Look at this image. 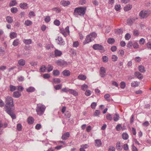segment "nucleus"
<instances>
[{
	"instance_id": "nucleus-1",
	"label": "nucleus",
	"mask_w": 151,
	"mask_h": 151,
	"mask_svg": "<svg viewBox=\"0 0 151 151\" xmlns=\"http://www.w3.org/2000/svg\"><path fill=\"white\" fill-rule=\"evenodd\" d=\"M5 103L6 111L11 117L12 119H15L16 117L14 112L15 108L12 98L7 96L6 98Z\"/></svg>"
},
{
	"instance_id": "nucleus-2",
	"label": "nucleus",
	"mask_w": 151,
	"mask_h": 151,
	"mask_svg": "<svg viewBox=\"0 0 151 151\" xmlns=\"http://www.w3.org/2000/svg\"><path fill=\"white\" fill-rule=\"evenodd\" d=\"M86 9V7H80L76 8L74 9L73 14L76 17H78L79 16H83Z\"/></svg>"
},
{
	"instance_id": "nucleus-3",
	"label": "nucleus",
	"mask_w": 151,
	"mask_h": 151,
	"mask_svg": "<svg viewBox=\"0 0 151 151\" xmlns=\"http://www.w3.org/2000/svg\"><path fill=\"white\" fill-rule=\"evenodd\" d=\"M45 108L46 107L44 105L41 104H37L36 111L37 114L42 115L44 113Z\"/></svg>"
},
{
	"instance_id": "nucleus-4",
	"label": "nucleus",
	"mask_w": 151,
	"mask_h": 151,
	"mask_svg": "<svg viewBox=\"0 0 151 151\" xmlns=\"http://www.w3.org/2000/svg\"><path fill=\"white\" fill-rule=\"evenodd\" d=\"M149 12L147 11L143 10L141 11L139 14V16L141 19L146 18L148 17L150 15Z\"/></svg>"
},
{
	"instance_id": "nucleus-5",
	"label": "nucleus",
	"mask_w": 151,
	"mask_h": 151,
	"mask_svg": "<svg viewBox=\"0 0 151 151\" xmlns=\"http://www.w3.org/2000/svg\"><path fill=\"white\" fill-rule=\"evenodd\" d=\"M55 63L57 65L60 66H65L67 65V62L62 59L56 60Z\"/></svg>"
},
{
	"instance_id": "nucleus-6",
	"label": "nucleus",
	"mask_w": 151,
	"mask_h": 151,
	"mask_svg": "<svg viewBox=\"0 0 151 151\" xmlns=\"http://www.w3.org/2000/svg\"><path fill=\"white\" fill-rule=\"evenodd\" d=\"M69 27H67L65 29H60V33H61L65 37L69 34L70 32Z\"/></svg>"
},
{
	"instance_id": "nucleus-7",
	"label": "nucleus",
	"mask_w": 151,
	"mask_h": 151,
	"mask_svg": "<svg viewBox=\"0 0 151 151\" xmlns=\"http://www.w3.org/2000/svg\"><path fill=\"white\" fill-rule=\"evenodd\" d=\"M93 48L95 50L104 51V48L102 45L99 44H95L93 46Z\"/></svg>"
},
{
	"instance_id": "nucleus-8",
	"label": "nucleus",
	"mask_w": 151,
	"mask_h": 151,
	"mask_svg": "<svg viewBox=\"0 0 151 151\" xmlns=\"http://www.w3.org/2000/svg\"><path fill=\"white\" fill-rule=\"evenodd\" d=\"M56 42L57 44L61 45L65 44V42L61 37H58L55 39Z\"/></svg>"
},
{
	"instance_id": "nucleus-9",
	"label": "nucleus",
	"mask_w": 151,
	"mask_h": 151,
	"mask_svg": "<svg viewBox=\"0 0 151 151\" xmlns=\"http://www.w3.org/2000/svg\"><path fill=\"white\" fill-rule=\"evenodd\" d=\"M100 75L103 78L105 77L106 75V70L105 68L102 67L100 68Z\"/></svg>"
},
{
	"instance_id": "nucleus-10",
	"label": "nucleus",
	"mask_w": 151,
	"mask_h": 151,
	"mask_svg": "<svg viewBox=\"0 0 151 151\" xmlns=\"http://www.w3.org/2000/svg\"><path fill=\"white\" fill-rule=\"evenodd\" d=\"M93 40L92 39L90 35H88L86 37L85 40L84 41L83 43L84 45H85Z\"/></svg>"
},
{
	"instance_id": "nucleus-11",
	"label": "nucleus",
	"mask_w": 151,
	"mask_h": 151,
	"mask_svg": "<svg viewBox=\"0 0 151 151\" xmlns=\"http://www.w3.org/2000/svg\"><path fill=\"white\" fill-rule=\"evenodd\" d=\"M70 134L69 132H66L63 134L61 137V139L64 140L67 139L70 136Z\"/></svg>"
},
{
	"instance_id": "nucleus-12",
	"label": "nucleus",
	"mask_w": 151,
	"mask_h": 151,
	"mask_svg": "<svg viewBox=\"0 0 151 151\" xmlns=\"http://www.w3.org/2000/svg\"><path fill=\"white\" fill-rule=\"evenodd\" d=\"M134 75L139 79L141 80L143 78V76L142 74L138 71H136L134 73Z\"/></svg>"
},
{
	"instance_id": "nucleus-13",
	"label": "nucleus",
	"mask_w": 151,
	"mask_h": 151,
	"mask_svg": "<svg viewBox=\"0 0 151 151\" xmlns=\"http://www.w3.org/2000/svg\"><path fill=\"white\" fill-rule=\"evenodd\" d=\"M63 75L65 76H68L70 75V71L68 70H64L62 72Z\"/></svg>"
},
{
	"instance_id": "nucleus-14",
	"label": "nucleus",
	"mask_w": 151,
	"mask_h": 151,
	"mask_svg": "<svg viewBox=\"0 0 151 151\" xmlns=\"http://www.w3.org/2000/svg\"><path fill=\"white\" fill-rule=\"evenodd\" d=\"M54 52L55 57H56L61 56L62 54V52L58 49H56Z\"/></svg>"
},
{
	"instance_id": "nucleus-15",
	"label": "nucleus",
	"mask_w": 151,
	"mask_h": 151,
	"mask_svg": "<svg viewBox=\"0 0 151 151\" xmlns=\"http://www.w3.org/2000/svg\"><path fill=\"white\" fill-rule=\"evenodd\" d=\"M95 145L97 147H100L102 145L101 141L99 139H96L95 141Z\"/></svg>"
},
{
	"instance_id": "nucleus-16",
	"label": "nucleus",
	"mask_w": 151,
	"mask_h": 151,
	"mask_svg": "<svg viewBox=\"0 0 151 151\" xmlns=\"http://www.w3.org/2000/svg\"><path fill=\"white\" fill-rule=\"evenodd\" d=\"M60 3L63 6H65L69 5L70 4V2L68 1H61Z\"/></svg>"
},
{
	"instance_id": "nucleus-17",
	"label": "nucleus",
	"mask_w": 151,
	"mask_h": 151,
	"mask_svg": "<svg viewBox=\"0 0 151 151\" xmlns=\"http://www.w3.org/2000/svg\"><path fill=\"white\" fill-rule=\"evenodd\" d=\"M27 122L29 124H32L34 122V119L32 117L29 116L27 119Z\"/></svg>"
},
{
	"instance_id": "nucleus-18",
	"label": "nucleus",
	"mask_w": 151,
	"mask_h": 151,
	"mask_svg": "<svg viewBox=\"0 0 151 151\" xmlns=\"http://www.w3.org/2000/svg\"><path fill=\"white\" fill-rule=\"evenodd\" d=\"M26 63L25 60L23 59H21L18 61V64L20 66H24Z\"/></svg>"
},
{
	"instance_id": "nucleus-19",
	"label": "nucleus",
	"mask_w": 151,
	"mask_h": 151,
	"mask_svg": "<svg viewBox=\"0 0 151 151\" xmlns=\"http://www.w3.org/2000/svg\"><path fill=\"white\" fill-rule=\"evenodd\" d=\"M21 95V94L20 92L18 91H16L14 92L13 96L14 98H18L20 97Z\"/></svg>"
},
{
	"instance_id": "nucleus-20",
	"label": "nucleus",
	"mask_w": 151,
	"mask_h": 151,
	"mask_svg": "<svg viewBox=\"0 0 151 151\" xmlns=\"http://www.w3.org/2000/svg\"><path fill=\"white\" fill-rule=\"evenodd\" d=\"M132 5L130 4L127 5L124 8L125 11H128L130 10L132 8Z\"/></svg>"
},
{
	"instance_id": "nucleus-21",
	"label": "nucleus",
	"mask_w": 151,
	"mask_h": 151,
	"mask_svg": "<svg viewBox=\"0 0 151 151\" xmlns=\"http://www.w3.org/2000/svg\"><path fill=\"white\" fill-rule=\"evenodd\" d=\"M27 5V4L26 3H21L19 5L20 7L23 9H26Z\"/></svg>"
},
{
	"instance_id": "nucleus-22",
	"label": "nucleus",
	"mask_w": 151,
	"mask_h": 151,
	"mask_svg": "<svg viewBox=\"0 0 151 151\" xmlns=\"http://www.w3.org/2000/svg\"><path fill=\"white\" fill-rule=\"evenodd\" d=\"M32 23V22L31 21L27 20L25 21L24 24L26 26H30Z\"/></svg>"
},
{
	"instance_id": "nucleus-23",
	"label": "nucleus",
	"mask_w": 151,
	"mask_h": 151,
	"mask_svg": "<svg viewBox=\"0 0 151 151\" xmlns=\"http://www.w3.org/2000/svg\"><path fill=\"white\" fill-rule=\"evenodd\" d=\"M52 73L53 75L55 76H58L60 74V72L58 70H54L52 72Z\"/></svg>"
},
{
	"instance_id": "nucleus-24",
	"label": "nucleus",
	"mask_w": 151,
	"mask_h": 151,
	"mask_svg": "<svg viewBox=\"0 0 151 151\" xmlns=\"http://www.w3.org/2000/svg\"><path fill=\"white\" fill-rule=\"evenodd\" d=\"M120 117L119 114L116 113L114 114V120L115 122L117 121L119 119Z\"/></svg>"
},
{
	"instance_id": "nucleus-25",
	"label": "nucleus",
	"mask_w": 151,
	"mask_h": 151,
	"mask_svg": "<svg viewBox=\"0 0 151 151\" xmlns=\"http://www.w3.org/2000/svg\"><path fill=\"white\" fill-rule=\"evenodd\" d=\"M139 70L141 73H144L146 70L144 67L142 65H140L139 66Z\"/></svg>"
},
{
	"instance_id": "nucleus-26",
	"label": "nucleus",
	"mask_w": 151,
	"mask_h": 151,
	"mask_svg": "<svg viewBox=\"0 0 151 151\" xmlns=\"http://www.w3.org/2000/svg\"><path fill=\"white\" fill-rule=\"evenodd\" d=\"M134 21V19L133 18L128 19L127 20V22L128 25H130L132 24Z\"/></svg>"
},
{
	"instance_id": "nucleus-27",
	"label": "nucleus",
	"mask_w": 151,
	"mask_h": 151,
	"mask_svg": "<svg viewBox=\"0 0 151 151\" xmlns=\"http://www.w3.org/2000/svg\"><path fill=\"white\" fill-rule=\"evenodd\" d=\"M35 90V88L33 87L30 86L27 89V91L28 92H32Z\"/></svg>"
},
{
	"instance_id": "nucleus-28",
	"label": "nucleus",
	"mask_w": 151,
	"mask_h": 151,
	"mask_svg": "<svg viewBox=\"0 0 151 151\" xmlns=\"http://www.w3.org/2000/svg\"><path fill=\"white\" fill-rule=\"evenodd\" d=\"M69 93L74 96H76L78 95V93L76 91L72 89H70L69 90Z\"/></svg>"
},
{
	"instance_id": "nucleus-29",
	"label": "nucleus",
	"mask_w": 151,
	"mask_h": 151,
	"mask_svg": "<svg viewBox=\"0 0 151 151\" xmlns=\"http://www.w3.org/2000/svg\"><path fill=\"white\" fill-rule=\"evenodd\" d=\"M17 4L16 0H13L10 1L9 4V6L10 7L15 6Z\"/></svg>"
},
{
	"instance_id": "nucleus-30",
	"label": "nucleus",
	"mask_w": 151,
	"mask_h": 151,
	"mask_svg": "<svg viewBox=\"0 0 151 151\" xmlns=\"http://www.w3.org/2000/svg\"><path fill=\"white\" fill-rule=\"evenodd\" d=\"M90 35V37L92 38V39L93 40L97 36V34L95 32H93L91 33L90 35Z\"/></svg>"
},
{
	"instance_id": "nucleus-31",
	"label": "nucleus",
	"mask_w": 151,
	"mask_h": 151,
	"mask_svg": "<svg viewBox=\"0 0 151 151\" xmlns=\"http://www.w3.org/2000/svg\"><path fill=\"white\" fill-rule=\"evenodd\" d=\"M19 41L18 39H16L13 42V45L14 46H16L18 45L19 44Z\"/></svg>"
},
{
	"instance_id": "nucleus-32",
	"label": "nucleus",
	"mask_w": 151,
	"mask_h": 151,
	"mask_svg": "<svg viewBox=\"0 0 151 151\" xmlns=\"http://www.w3.org/2000/svg\"><path fill=\"white\" fill-rule=\"evenodd\" d=\"M78 79L82 80H85L86 79V76L83 75H80L78 76Z\"/></svg>"
},
{
	"instance_id": "nucleus-33",
	"label": "nucleus",
	"mask_w": 151,
	"mask_h": 151,
	"mask_svg": "<svg viewBox=\"0 0 151 151\" xmlns=\"http://www.w3.org/2000/svg\"><path fill=\"white\" fill-rule=\"evenodd\" d=\"M17 34L15 32H12L10 33V36L11 39H13L17 37Z\"/></svg>"
},
{
	"instance_id": "nucleus-34",
	"label": "nucleus",
	"mask_w": 151,
	"mask_h": 151,
	"mask_svg": "<svg viewBox=\"0 0 151 151\" xmlns=\"http://www.w3.org/2000/svg\"><path fill=\"white\" fill-rule=\"evenodd\" d=\"M23 42L27 45H29L32 43V40L31 39L26 40L24 39Z\"/></svg>"
},
{
	"instance_id": "nucleus-35",
	"label": "nucleus",
	"mask_w": 151,
	"mask_h": 151,
	"mask_svg": "<svg viewBox=\"0 0 151 151\" xmlns=\"http://www.w3.org/2000/svg\"><path fill=\"white\" fill-rule=\"evenodd\" d=\"M6 20L8 22L11 23L13 22V20L11 17L8 16L6 17Z\"/></svg>"
},
{
	"instance_id": "nucleus-36",
	"label": "nucleus",
	"mask_w": 151,
	"mask_h": 151,
	"mask_svg": "<svg viewBox=\"0 0 151 151\" xmlns=\"http://www.w3.org/2000/svg\"><path fill=\"white\" fill-rule=\"evenodd\" d=\"M128 135L126 133H124L122 134V138L124 140H127L128 138Z\"/></svg>"
},
{
	"instance_id": "nucleus-37",
	"label": "nucleus",
	"mask_w": 151,
	"mask_h": 151,
	"mask_svg": "<svg viewBox=\"0 0 151 151\" xmlns=\"http://www.w3.org/2000/svg\"><path fill=\"white\" fill-rule=\"evenodd\" d=\"M47 71L48 72H49L52 71L53 69V67L52 65H47Z\"/></svg>"
},
{
	"instance_id": "nucleus-38",
	"label": "nucleus",
	"mask_w": 151,
	"mask_h": 151,
	"mask_svg": "<svg viewBox=\"0 0 151 151\" xmlns=\"http://www.w3.org/2000/svg\"><path fill=\"white\" fill-rule=\"evenodd\" d=\"M114 42V39L112 38H110L108 39L107 40V42L109 44H112Z\"/></svg>"
},
{
	"instance_id": "nucleus-39",
	"label": "nucleus",
	"mask_w": 151,
	"mask_h": 151,
	"mask_svg": "<svg viewBox=\"0 0 151 151\" xmlns=\"http://www.w3.org/2000/svg\"><path fill=\"white\" fill-rule=\"evenodd\" d=\"M17 129L19 131H21L22 130V126L20 124L18 123L17 124Z\"/></svg>"
},
{
	"instance_id": "nucleus-40",
	"label": "nucleus",
	"mask_w": 151,
	"mask_h": 151,
	"mask_svg": "<svg viewBox=\"0 0 151 151\" xmlns=\"http://www.w3.org/2000/svg\"><path fill=\"white\" fill-rule=\"evenodd\" d=\"M18 9L16 7H12L11 9V12L13 13H16Z\"/></svg>"
},
{
	"instance_id": "nucleus-41",
	"label": "nucleus",
	"mask_w": 151,
	"mask_h": 151,
	"mask_svg": "<svg viewBox=\"0 0 151 151\" xmlns=\"http://www.w3.org/2000/svg\"><path fill=\"white\" fill-rule=\"evenodd\" d=\"M106 119L110 121H111L113 119L112 116L111 114H107L106 116Z\"/></svg>"
},
{
	"instance_id": "nucleus-42",
	"label": "nucleus",
	"mask_w": 151,
	"mask_h": 151,
	"mask_svg": "<svg viewBox=\"0 0 151 151\" xmlns=\"http://www.w3.org/2000/svg\"><path fill=\"white\" fill-rule=\"evenodd\" d=\"M53 82L55 83H60V80L59 78H55L53 80Z\"/></svg>"
},
{
	"instance_id": "nucleus-43",
	"label": "nucleus",
	"mask_w": 151,
	"mask_h": 151,
	"mask_svg": "<svg viewBox=\"0 0 151 151\" xmlns=\"http://www.w3.org/2000/svg\"><path fill=\"white\" fill-rule=\"evenodd\" d=\"M52 10L57 12L58 13H59L61 11L60 9L58 7L54 8L52 9Z\"/></svg>"
},
{
	"instance_id": "nucleus-44",
	"label": "nucleus",
	"mask_w": 151,
	"mask_h": 151,
	"mask_svg": "<svg viewBox=\"0 0 151 151\" xmlns=\"http://www.w3.org/2000/svg\"><path fill=\"white\" fill-rule=\"evenodd\" d=\"M103 61L104 62H107L108 61V58L106 56H104L102 57Z\"/></svg>"
},
{
	"instance_id": "nucleus-45",
	"label": "nucleus",
	"mask_w": 151,
	"mask_h": 151,
	"mask_svg": "<svg viewBox=\"0 0 151 151\" xmlns=\"http://www.w3.org/2000/svg\"><path fill=\"white\" fill-rule=\"evenodd\" d=\"M79 44L78 41H75L73 42V47H77L79 45Z\"/></svg>"
},
{
	"instance_id": "nucleus-46",
	"label": "nucleus",
	"mask_w": 151,
	"mask_h": 151,
	"mask_svg": "<svg viewBox=\"0 0 151 151\" xmlns=\"http://www.w3.org/2000/svg\"><path fill=\"white\" fill-rule=\"evenodd\" d=\"M116 148L117 150L121 149V144L119 142H118L116 144Z\"/></svg>"
},
{
	"instance_id": "nucleus-47",
	"label": "nucleus",
	"mask_w": 151,
	"mask_h": 151,
	"mask_svg": "<svg viewBox=\"0 0 151 151\" xmlns=\"http://www.w3.org/2000/svg\"><path fill=\"white\" fill-rule=\"evenodd\" d=\"M122 127L121 124H118L116 127V129L117 131H120L122 129Z\"/></svg>"
},
{
	"instance_id": "nucleus-48",
	"label": "nucleus",
	"mask_w": 151,
	"mask_h": 151,
	"mask_svg": "<svg viewBox=\"0 0 151 151\" xmlns=\"http://www.w3.org/2000/svg\"><path fill=\"white\" fill-rule=\"evenodd\" d=\"M46 68V67L45 65H42L41 67L40 68L41 72H45Z\"/></svg>"
},
{
	"instance_id": "nucleus-49",
	"label": "nucleus",
	"mask_w": 151,
	"mask_h": 151,
	"mask_svg": "<svg viewBox=\"0 0 151 151\" xmlns=\"http://www.w3.org/2000/svg\"><path fill=\"white\" fill-rule=\"evenodd\" d=\"M65 117L67 118H69L71 114L69 111H67L66 112L65 114Z\"/></svg>"
},
{
	"instance_id": "nucleus-50",
	"label": "nucleus",
	"mask_w": 151,
	"mask_h": 151,
	"mask_svg": "<svg viewBox=\"0 0 151 151\" xmlns=\"http://www.w3.org/2000/svg\"><path fill=\"white\" fill-rule=\"evenodd\" d=\"M50 20V17L49 16H47L45 19V21L47 23L49 22Z\"/></svg>"
},
{
	"instance_id": "nucleus-51",
	"label": "nucleus",
	"mask_w": 151,
	"mask_h": 151,
	"mask_svg": "<svg viewBox=\"0 0 151 151\" xmlns=\"http://www.w3.org/2000/svg\"><path fill=\"white\" fill-rule=\"evenodd\" d=\"M115 9L116 11H119L121 9V6L119 4L116 5L115 6Z\"/></svg>"
},
{
	"instance_id": "nucleus-52",
	"label": "nucleus",
	"mask_w": 151,
	"mask_h": 151,
	"mask_svg": "<svg viewBox=\"0 0 151 151\" xmlns=\"http://www.w3.org/2000/svg\"><path fill=\"white\" fill-rule=\"evenodd\" d=\"M54 24L57 26H59L60 25V22L58 19H56L54 21Z\"/></svg>"
},
{
	"instance_id": "nucleus-53",
	"label": "nucleus",
	"mask_w": 151,
	"mask_h": 151,
	"mask_svg": "<svg viewBox=\"0 0 151 151\" xmlns=\"http://www.w3.org/2000/svg\"><path fill=\"white\" fill-rule=\"evenodd\" d=\"M125 37L126 40H128L130 38L131 35L127 33L125 35Z\"/></svg>"
},
{
	"instance_id": "nucleus-54",
	"label": "nucleus",
	"mask_w": 151,
	"mask_h": 151,
	"mask_svg": "<svg viewBox=\"0 0 151 151\" xmlns=\"http://www.w3.org/2000/svg\"><path fill=\"white\" fill-rule=\"evenodd\" d=\"M145 42V40L143 38H141L139 41V44L140 45H143Z\"/></svg>"
},
{
	"instance_id": "nucleus-55",
	"label": "nucleus",
	"mask_w": 151,
	"mask_h": 151,
	"mask_svg": "<svg viewBox=\"0 0 151 151\" xmlns=\"http://www.w3.org/2000/svg\"><path fill=\"white\" fill-rule=\"evenodd\" d=\"M29 15L30 17L35 16V14L33 11L30 12L29 13Z\"/></svg>"
},
{
	"instance_id": "nucleus-56",
	"label": "nucleus",
	"mask_w": 151,
	"mask_h": 151,
	"mask_svg": "<svg viewBox=\"0 0 151 151\" xmlns=\"http://www.w3.org/2000/svg\"><path fill=\"white\" fill-rule=\"evenodd\" d=\"M91 92L90 90H86L85 94L86 96H89L91 95Z\"/></svg>"
},
{
	"instance_id": "nucleus-57",
	"label": "nucleus",
	"mask_w": 151,
	"mask_h": 151,
	"mask_svg": "<svg viewBox=\"0 0 151 151\" xmlns=\"http://www.w3.org/2000/svg\"><path fill=\"white\" fill-rule=\"evenodd\" d=\"M112 60L114 61H116L117 60L118 57L115 55H113L112 56Z\"/></svg>"
},
{
	"instance_id": "nucleus-58",
	"label": "nucleus",
	"mask_w": 151,
	"mask_h": 151,
	"mask_svg": "<svg viewBox=\"0 0 151 151\" xmlns=\"http://www.w3.org/2000/svg\"><path fill=\"white\" fill-rule=\"evenodd\" d=\"M100 113V111L98 110H96L94 113L93 115L95 116H98L99 114Z\"/></svg>"
},
{
	"instance_id": "nucleus-59",
	"label": "nucleus",
	"mask_w": 151,
	"mask_h": 151,
	"mask_svg": "<svg viewBox=\"0 0 151 151\" xmlns=\"http://www.w3.org/2000/svg\"><path fill=\"white\" fill-rule=\"evenodd\" d=\"M17 89L16 87L14 86H10V90L11 91H13Z\"/></svg>"
},
{
	"instance_id": "nucleus-60",
	"label": "nucleus",
	"mask_w": 151,
	"mask_h": 151,
	"mask_svg": "<svg viewBox=\"0 0 151 151\" xmlns=\"http://www.w3.org/2000/svg\"><path fill=\"white\" fill-rule=\"evenodd\" d=\"M43 77L45 79L49 78L50 77V75L47 73L44 74L43 76Z\"/></svg>"
},
{
	"instance_id": "nucleus-61",
	"label": "nucleus",
	"mask_w": 151,
	"mask_h": 151,
	"mask_svg": "<svg viewBox=\"0 0 151 151\" xmlns=\"http://www.w3.org/2000/svg\"><path fill=\"white\" fill-rule=\"evenodd\" d=\"M132 46L134 48H137L139 47V46L138 43L137 42L134 43Z\"/></svg>"
},
{
	"instance_id": "nucleus-62",
	"label": "nucleus",
	"mask_w": 151,
	"mask_h": 151,
	"mask_svg": "<svg viewBox=\"0 0 151 151\" xmlns=\"http://www.w3.org/2000/svg\"><path fill=\"white\" fill-rule=\"evenodd\" d=\"M41 128V125L40 124H37L35 126V128L37 130H39Z\"/></svg>"
},
{
	"instance_id": "nucleus-63",
	"label": "nucleus",
	"mask_w": 151,
	"mask_h": 151,
	"mask_svg": "<svg viewBox=\"0 0 151 151\" xmlns=\"http://www.w3.org/2000/svg\"><path fill=\"white\" fill-rule=\"evenodd\" d=\"M96 106V102H93L92 103L91 105V106L92 109H95Z\"/></svg>"
},
{
	"instance_id": "nucleus-64",
	"label": "nucleus",
	"mask_w": 151,
	"mask_h": 151,
	"mask_svg": "<svg viewBox=\"0 0 151 151\" xmlns=\"http://www.w3.org/2000/svg\"><path fill=\"white\" fill-rule=\"evenodd\" d=\"M115 150L114 147L112 146H110L109 148V151H115Z\"/></svg>"
}]
</instances>
